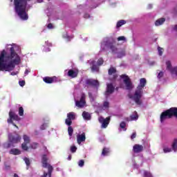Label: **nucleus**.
Listing matches in <instances>:
<instances>
[{"instance_id": "f257e3e1", "label": "nucleus", "mask_w": 177, "mask_h": 177, "mask_svg": "<svg viewBox=\"0 0 177 177\" xmlns=\"http://www.w3.org/2000/svg\"><path fill=\"white\" fill-rule=\"evenodd\" d=\"M6 48L0 52V71H13L21 64V48L16 44H7Z\"/></svg>"}, {"instance_id": "f03ea898", "label": "nucleus", "mask_w": 177, "mask_h": 177, "mask_svg": "<svg viewBox=\"0 0 177 177\" xmlns=\"http://www.w3.org/2000/svg\"><path fill=\"white\" fill-rule=\"evenodd\" d=\"M32 0H14L15 12L16 15L21 19V20H28V9L30 6H27L28 2H31ZM39 3L44 2V0H37Z\"/></svg>"}, {"instance_id": "7ed1b4c3", "label": "nucleus", "mask_w": 177, "mask_h": 177, "mask_svg": "<svg viewBox=\"0 0 177 177\" xmlns=\"http://www.w3.org/2000/svg\"><path fill=\"white\" fill-rule=\"evenodd\" d=\"M111 50L113 55H115V56L118 59H121V57H124L125 56V50L122 48H118L114 44V41L110 39H104L100 45V50L101 52L103 50Z\"/></svg>"}, {"instance_id": "20e7f679", "label": "nucleus", "mask_w": 177, "mask_h": 177, "mask_svg": "<svg viewBox=\"0 0 177 177\" xmlns=\"http://www.w3.org/2000/svg\"><path fill=\"white\" fill-rule=\"evenodd\" d=\"M146 79L141 78L140 80V84L133 94H129V97L131 100H133L138 106L142 105V97L143 96V88L146 86Z\"/></svg>"}, {"instance_id": "39448f33", "label": "nucleus", "mask_w": 177, "mask_h": 177, "mask_svg": "<svg viewBox=\"0 0 177 177\" xmlns=\"http://www.w3.org/2000/svg\"><path fill=\"white\" fill-rule=\"evenodd\" d=\"M176 117L177 118V108L172 107L169 109L165 111L160 115V122L162 123L165 120H168V118H172V117Z\"/></svg>"}, {"instance_id": "423d86ee", "label": "nucleus", "mask_w": 177, "mask_h": 177, "mask_svg": "<svg viewBox=\"0 0 177 177\" xmlns=\"http://www.w3.org/2000/svg\"><path fill=\"white\" fill-rule=\"evenodd\" d=\"M41 162L44 168H48V173L44 172V176L42 177H51L53 167L50 165H48V158H46V155H43Z\"/></svg>"}, {"instance_id": "0eeeda50", "label": "nucleus", "mask_w": 177, "mask_h": 177, "mask_svg": "<svg viewBox=\"0 0 177 177\" xmlns=\"http://www.w3.org/2000/svg\"><path fill=\"white\" fill-rule=\"evenodd\" d=\"M85 87L93 89L94 93H96L99 88V82L93 79H87L85 80Z\"/></svg>"}, {"instance_id": "6e6552de", "label": "nucleus", "mask_w": 177, "mask_h": 177, "mask_svg": "<svg viewBox=\"0 0 177 177\" xmlns=\"http://www.w3.org/2000/svg\"><path fill=\"white\" fill-rule=\"evenodd\" d=\"M104 62V60H103V58H100L97 60V64H96V62H95V60L93 59H90L88 62V64L91 66V68L93 73H97L99 71V66H102V64H103Z\"/></svg>"}, {"instance_id": "1a4fd4ad", "label": "nucleus", "mask_w": 177, "mask_h": 177, "mask_svg": "<svg viewBox=\"0 0 177 177\" xmlns=\"http://www.w3.org/2000/svg\"><path fill=\"white\" fill-rule=\"evenodd\" d=\"M13 120L20 121V118L15 112L10 110L9 112V118L8 119V123L12 124L14 127H15L16 128H19L17 126H16V124H15V123H13Z\"/></svg>"}, {"instance_id": "9d476101", "label": "nucleus", "mask_w": 177, "mask_h": 177, "mask_svg": "<svg viewBox=\"0 0 177 177\" xmlns=\"http://www.w3.org/2000/svg\"><path fill=\"white\" fill-rule=\"evenodd\" d=\"M85 97H86V95H85V93H82L80 100H77L75 98V103L76 107H78V109H84L85 107V104H86V101H85Z\"/></svg>"}, {"instance_id": "9b49d317", "label": "nucleus", "mask_w": 177, "mask_h": 177, "mask_svg": "<svg viewBox=\"0 0 177 177\" xmlns=\"http://www.w3.org/2000/svg\"><path fill=\"white\" fill-rule=\"evenodd\" d=\"M77 118V113L75 112H69L67 113V118L65 120L66 125L70 127L73 124V121Z\"/></svg>"}, {"instance_id": "f8f14e48", "label": "nucleus", "mask_w": 177, "mask_h": 177, "mask_svg": "<svg viewBox=\"0 0 177 177\" xmlns=\"http://www.w3.org/2000/svg\"><path fill=\"white\" fill-rule=\"evenodd\" d=\"M120 77L122 78V80H123L127 89L128 91H131L133 86H132V82H131V79H129V77H128V75H122Z\"/></svg>"}, {"instance_id": "ddd939ff", "label": "nucleus", "mask_w": 177, "mask_h": 177, "mask_svg": "<svg viewBox=\"0 0 177 177\" xmlns=\"http://www.w3.org/2000/svg\"><path fill=\"white\" fill-rule=\"evenodd\" d=\"M98 121L100 124H102L101 128L105 129V128H107V127H109V124H110V117L104 119V118L100 116L98 118Z\"/></svg>"}, {"instance_id": "4468645a", "label": "nucleus", "mask_w": 177, "mask_h": 177, "mask_svg": "<svg viewBox=\"0 0 177 177\" xmlns=\"http://www.w3.org/2000/svg\"><path fill=\"white\" fill-rule=\"evenodd\" d=\"M8 139L10 142V144H8L9 147H10L11 143H18V142H20V136L17 134L13 135L12 133H9Z\"/></svg>"}, {"instance_id": "2eb2a0df", "label": "nucleus", "mask_w": 177, "mask_h": 177, "mask_svg": "<svg viewBox=\"0 0 177 177\" xmlns=\"http://www.w3.org/2000/svg\"><path fill=\"white\" fill-rule=\"evenodd\" d=\"M106 91L105 92V97L106 99H109L110 97V95L114 92V86H113V84H106Z\"/></svg>"}, {"instance_id": "dca6fc26", "label": "nucleus", "mask_w": 177, "mask_h": 177, "mask_svg": "<svg viewBox=\"0 0 177 177\" xmlns=\"http://www.w3.org/2000/svg\"><path fill=\"white\" fill-rule=\"evenodd\" d=\"M67 73L68 77H70V78H75L78 75V69L74 68V69H71L69 71L66 70L65 73Z\"/></svg>"}, {"instance_id": "f3484780", "label": "nucleus", "mask_w": 177, "mask_h": 177, "mask_svg": "<svg viewBox=\"0 0 177 177\" xmlns=\"http://www.w3.org/2000/svg\"><path fill=\"white\" fill-rule=\"evenodd\" d=\"M166 66H167V70H169V71H170V73H171V74H172V75L177 76V66L172 68V66L171 65V62H169V61L166 62Z\"/></svg>"}, {"instance_id": "a211bd4d", "label": "nucleus", "mask_w": 177, "mask_h": 177, "mask_svg": "<svg viewBox=\"0 0 177 177\" xmlns=\"http://www.w3.org/2000/svg\"><path fill=\"white\" fill-rule=\"evenodd\" d=\"M76 138H77V144L80 145H81V143H84V142L86 140V136L84 132L82 133L81 134H77Z\"/></svg>"}, {"instance_id": "6ab92c4d", "label": "nucleus", "mask_w": 177, "mask_h": 177, "mask_svg": "<svg viewBox=\"0 0 177 177\" xmlns=\"http://www.w3.org/2000/svg\"><path fill=\"white\" fill-rule=\"evenodd\" d=\"M24 142L21 145V148L23 149V150H28V146H27L28 145V143H30V137H28V136L27 135H24Z\"/></svg>"}, {"instance_id": "aec40b11", "label": "nucleus", "mask_w": 177, "mask_h": 177, "mask_svg": "<svg viewBox=\"0 0 177 177\" xmlns=\"http://www.w3.org/2000/svg\"><path fill=\"white\" fill-rule=\"evenodd\" d=\"M144 148L145 147H143V145H140L139 144H136L133 147V153H142V151H143Z\"/></svg>"}, {"instance_id": "412c9836", "label": "nucleus", "mask_w": 177, "mask_h": 177, "mask_svg": "<svg viewBox=\"0 0 177 177\" xmlns=\"http://www.w3.org/2000/svg\"><path fill=\"white\" fill-rule=\"evenodd\" d=\"M56 80H57V77H45L43 78V81L46 82V84H53V82H56Z\"/></svg>"}, {"instance_id": "4be33fe9", "label": "nucleus", "mask_w": 177, "mask_h": 177, "mask_svg": "<svg viewBox=\"0 0 177 177\" xmlns=\"http://www.w3.org/2000/svg\"><path fill=\"white\" fill-rule=\"evenodd\" d=\"M82 115L84 121H91L92 120V115L89 112L84 111Z\"/></svg>"}, {"instance_id": "5701e85b", "label": "nucleus", "mask_w": 177, "mask_h": 177, "mask_svg": "<svg viewBox=\"0 0 177 177\" xmlns=\"http://www.w3.org/2000/svg\"><path fill=\"white\" fill-rule=\"evenodd\" d=\"M51 46H52V43H49L48 41H46L43 48L44 52H50V48Z\"/></svg>"}, {"instance_id": "b1692460", "label": "nucleus", "mask_w": 177, "mask_h": 177, "mask_svg": "<svg viewBox=\"0 0 177 177\" xmlns=\"http://www.w3.org/2000/svg\"><path fill=\"white\" fill-rule=\"evenodd\" d=\"M62 37H63V39H65L67 42L71 41V39H73V35L70 36L68 35V32H67L64 33Z\"/></svg>"}, {"instance_id": "393cba45", "label": "nucleus", "mask_w": 177, "mask_h": 177, "mask_svg": "<svg viewBox=\"0 0 177 177\" xmlns=\"http://www.w3.org/2000/svg\"><path fill=\"white\" fill-rule=\"evenodd\" d=\"M130 120H127V121H137L138 118H139V115H138V112L135 111L131 116Z\"/></svg>"}, {"instance_id": "a878e982", "label": "nucleus", "mask_w": 177, "mask_h": 177, "mask_svg": "<svg viewBox=\"0 0 177 177\" xmlns=\"http://www.w3.org/2000/svg\"><path fill=\"white\" fill-rule=\"evenodd\" d=\"M165 22V19L164 18H160L156 21L155 26H156V27H158V26H162V24H164Z\"/></svg>"}, {"instance_id": "bb28decb", "label": "nucleus", "mask_w": 177, "mask_h": 177, "mask_svg": "<svg viewBox=\"0 0 177 177\" xmlns=\"http://www.w3.org/2000/svg\"><path fill=\"white\" fill-rule=\"evenodd\" d=\"M171 148L173 151H174V153H176L177 151V138H174L172 144H171Z\"/></svg>"}, {"instance_id": "cd10ccee", "label": "nucleus", "mask_w": 177, "mask_h": 177, "mask_svg": "<svg viewBox=\"0 0 177 177\" xmlns=\"http://www.w3.org/2000/svg\"><path fill=\"white\" fill-rule=\"evenodd\" d=\"M124 24H127V21H125L124 19H121V20L118 21L116 24V28H120V27H122V26H124Z\"/></svg>"}, {"instance_id": "c85d7f7f", "label": "nucleus", "mask_w": 177, "mask_h": 177, "mask_svg": "<svg viewBox=\"0 0 177 177\" xmlns=\"http://www.w3.org/2000/svg\"><path fill=\"white\" fill-rule=\"evenodd\" d=\"M119 131H127V123L125 122H122L120 124V129H119Z\"/></svg>"}, {"instance_id": "c756f323", "label": "nucleus", "mask_w": 177, "mask_h": 177, "mask_svg": "<svg viewBox=\"0 0 177 177\" xmlns=\"http://www.w3.org/2000/svg\"><path fill=\"white\" fill-rule=\"evenodd\" d=\"M118 42H121V44H125L127 42V37L125 36H120L117 38Z\"/></svg>"}, {"instance_id": "7c9ffc66", "label": "nucleus", "mask_w": 177, "mask_h": 177, "mask_svg": "<svg viewBox=\"0 0 177 177\" xmlns=\"http://www.w3.org/2000/svg\"><path fill=\"white\" fill-rule=\"evenodd\" d=\"M10 154H13L14 156H18V154H20V150L17 149H12L10 151Z\"/></svg>"}, {"instance_id": "2f4dec72", "label": "nucleus", "mask_w": 177, "mask_h": 177, "mask_svg": "<svg viewBox=\"0 0 177 177\" xmlns=\"http://www.w3.org/2000/svg\"><path fill=\"white\" fill-rule=\"evenodd\" d=\"M109 75H113V74H115V73H117V69H115V68L111 66L109 69Z\"/></svg>"}, {"instance_id": "473e14b6", "label": "nucleus", "mask_w": 177, "mask_h": 177, "mask_svg": "<svg viewBox=\"0 0 177 177\" xmlns=\"http://www.w3.org/2000/svg\"><path fill=\"white\" fill-rule=\"evenodd\" d=\"M73 132H74V129H73V127H71V125L68 126V136L70 137V139H71Z\"/></svg>"}, {"instance_id": "72a5a7b5", "label": "nucleus", "mask_w": 177, "mask_h": 177, "mask_svg": "<svg viewBox=\"0 0 177 177\" xmlns=\"http://www.w3.org/2000/svg\"><path fill=\"white\" fill-rule=\"evenodd\" d=\"M109 153H110V149L104 148L102 152V156H109Z\"/></svg>"}, {"instance_id": "f704fd0d", "label": "nucleus", "mask_w": 177, "mask_h": 177, "mask_svg": "<svg viewBox=\"0 0 177 177\" xmlns=\"http://www.w3.org/2000/svg\"><path fill=\"white\" fill-rule=\"evenodd\" d=\"M143 176L144 177H154V176H153L151 172L147 171H144Z\"/></svg>"}, {"instance_id": "c9c22d12", "label": "nucleus", "mask_w": 177, "mask_h": 177, "mask_svg": "<svg viewBox=\"0 0 177 177\" xmlns=\"http://www.w3.org/2000/svg\"><path fill=\"white\" fill-rule=\"evenodd\" d=\"M164 153H171V151H174V150L171 148L169 147H164L163 148Z\"/></svg>"}, {"instance_id": "e433bc0d", "label": "nucleus", "mask_w": 177, "mask_h": 177, "mask_svg": "<svg viewBox=\"0 0 177 177\" xmlns=\"http://www.w3.org/2000/svg\"><path fill=\"white\" fill-rule=\"evenodd\" d=\"M109 106H110V103H109V102H107V101L104 102V103H103V109L104 110L109 109Z\"/></svg>"}, {"instance_id": "4c0bfd02", "label": "nucleus", "mask_w": 177, "mask_h": 177, "mask_svg": "<svg viewBox=\"0 0 177 177\" xmlns=\"http://www.w3.org/2000/svg\"><path fill=\"white\" fill-rule=\"evenodd\" d=\"M88 96H89L91 102H93V100H95V95H93L92 92H91V90H89Z\"/></svg>"}, {"instance_id": "58836bf2", "label": "nucleus", "mask_w": 177, "mask_h": 177, "mask_svg": "<svg viewBox=\"0 0 177 177\" xmlns=\"http://www.w3.org/2000/svg\"><path fill=\"white\" fill-rule=\"evenodd\" d=\"M19 114L21 117H23L24 114V109H23V106L19 108Z\"/></svg>"}, {"instance_id": "ea45409f", "label": "nucleus", "mask_w": 177, "mask_h": 177, "mask_svg": "<svg viewBox=\"0 0 177 177\" xmlns=\"http://www.w3.org/2000/svg\"><path fill=\"white\" fill-rule=\"evenodd\" d=\"M84 164H85V161L84 160H80L78 162V166L80 167V168H82V167H84Z\"/></svg>"}, {"instance_id": "a19ab883", "label": "nucleus", "mask_w": 177, "mask_h": 177, "mask_svg": "<svg viewBox=\"0 0 177 177\" xmlns=\"http://www.w3.org/2000/svg\"><path fill=\"white\" fill-rule=\"evenodd\" d=\"M24 161H25V163L27 167H30V159H28V158H24Z\"/></svg>"}, {"instance_id": "79ce46f5", "label": "nucleus", "mask_w": 177, "mask_h": 177, "mask_svg": "<svg viewBox=\"0 0 177 177\" xmlns=\"http://www.w3.org/2000/svg\"><path fill=\"white\" fill-rule=\"evenodd\" d=\"M47 28H48V30H53L54 28H55V26L53 24L50 23L47 25Z\"/></svg>"}, {"instance_id": "37998d69", "label": "nucleus", "mask_w": 177, "mask_h": 177, "mask_svg": "<svg viewBox=\"0 0 177 177\" xmlns=\"http://www.w3.org/2000/svg\"><path fill=\"white\" fill-rule=\"evenodd\" d=\"M31 149H37V147H38V143L36 142H32V144H30V147Z\"/></svg>"}, {"instance_id": "c03bdc74", "label": "nucleus", "mask_w": 177, "mask_h": 177, "mask_svg": "<svg viewBox=\"0 0 177 177\" xmlns=\"http://www.w3.org/2000/svg\"><path fill=\"white\" fill-rule=\"evenodd\" d=\"M71 151L72 153H75V151H77V147H75V145H72L71 147Z\"/></svg>"}, {"instance_id": "a18cd8bd", "label": "nucleus", "mask_w": 177, "mask_h": 177, "mask_svg": "<svg viewBox=\"0 0 177 177\" xmlns=\"http://www.w3.org/2000/svg\"><path fill=\"white\" fill-rule=\"evenodd\" d=\"M157 77L159 80H161V78L164 77V72L162 71L159 72Z\"/></svg>"}, {"instance_id": "49530a36", "label": "nucleus", "mask_w": 177, "mask_h": 177, "mask_svg": "<svg viewBox=\"0 0 177 177\" xmlns=\"http://www.w3.org/2000/svg\"><path fill=\"white\" fill-rule=\"evenodd\" d=\"M48 127V124L44 123L43 124L41 127H40V129H41V131H44L45 129H46V128Z\"/></svg>"}, {"instance_id": "de8ad7c7", "label": "nucleus", "mask_w": 177, "mask_h": 177, "mask_svg": "<svg viewBox=\"0 0 177 177\" xmlns=\"http://www.w3.org/2000/svg\"><path fill=\"white\" fill-rule=\"evenodd\" d=\"M30 73H31V69L26 68L24 72V77H26V75H28V74H30Z\"/></svg>"}, {"instance_id": "09e8293b", "label": "nucleus", "mask_w": 177, "mask_h": 177, "mask_svg": "<svg viewBox=\"0 0 177 177\" xmlns=\"http://www.w3.org/2000/svg\"><path fill=\"white\" fill-rule=\"evenodd\" d=\"M19 86H24V85H26V81L19 80Z\"/></svg>"}, {"instance_id": "8fccbe9b", "label": "nucleus", "mask_w": 177, "mask_h": 177, "mask_svg": "<svg viewBox=\"0 0 177 177\" xmlns=\"http://www.w3.org/2000/svg\"><path fill=\"white\" fill-rule=\"evenodd\" d=\"M158 52L159 56H162V48L158 47Z\"/></svg>"}, {"instance_id": "3c124183", "label": "nucleus", "mask_w": 177, "mask_h": 177, "mask_svg": "<svg viewBox=\"0 0 177 177\" xmlns=\"http://www.w3.org/2000/svg\"><path fill=\"white\" fill-rule=\"evenodd\" d=\"M109 3L111 5V6H115V1L113 0H109Z\"/></svg>"}, {"instance_id": "603ef678", "label": "nucleus", "mask_w": 177, "mask_h": 177, "mask_svg": "<svg viewBox=\"0 0 177 177\" xmlns=\"http://www.w3.org/2000/svg\"><path fill=\"white\" fill-rule=\"evenodd\" d=\"M172 32H177V25H174L171 29Z\"/></svg>"}, {"instance_id": "864d4df0", "label": "nucleus", "mask_w": 177, "mask_h": 177, "mask_svg": "<svg viewBox=\"0 0 177 177\" xmlns=\"http://www.w3.org/2000/svg\"><path fill=\"white\" fill-rule=\"evenodd\" d=\"M132 162L134 168H138V165H136V162H135V158H132Z\"/></svg>"}, {"instance_id": "5fc2aeb1", "label": "nucleus", "mask_w": 177, "mask_h": 177, "mask_svg": "<svg viewBox=\"0 0 177 177\" xmlns=\"http://www.w3.org/2000/svg\"><path fill=\"white\" fill-rule=\"evenodd\" d=\"M19 74V71H12L10 73V75H17Z\"/></svg>"}, {"instance_id": "6e6d98bb", "label": "nucleus", "mask_w": 177, "mask_h": 177, "mask_svg": "<svg viewBox=\"0 0 177 177\" xmlns=\"http://www.w3.org/2000/svg\"><path fill=\"white\" fill-rule=\"evenodd\" d=\"M84 19H89V17H91V15L89 14L86 13L84 14Z\"/></svg>"}, {"instance_id": "4d7b16f0", "label": "nucleus", "mask_w": 177, "mask_h": 177, "mask_svg": "<svg viewBox=\"0 0 177 177\" xmlns=\"http://www.w3.org/2000/svg\"><path fill=\"white\" fill-rule=\"evenodd\" d=\"M135 138H136V133H133L131 136V139H135Z\"/></svg>"}, {"instance_id": "13d9d810", "label": "nucleus", "mask_w": 177, "mask_h": 177, "mask_svg": "<svg viewBox=\"0 0 177 177\" xmlns=\"http://www.w3.org/2000/svg\"><path fill=\"white\" fill-rule=\"evenodd\" d=\"M5 169L6 170V171H9V169H10V165H5Z\"/></svg>"}, {"instance_id": "bf43d9fd", "label": "nucleus", "mask_w": 177, "mask_h": 177, "mask_svg": "<svg viewBox=\"0 0 177 177\" xmlns=\"http://www.w3.org/2000/svg\"><path fill=\"white\" fill-rule=\"evenodd\" d=\"M67 160H68V161H71V155H69V156H68Z\"/></svg>"}, {"instance_id": "052dcab7", "label": "nucleus", "mask_w": 177, "mask_h": 177, "mask_svg": "<svg viewBox=\"0 0 177 177\" xmlns=\"http://www.w3.org/2000/svg\"><path fill=\"white\" fill-rule=\"evenodd\" d=\"M151 8H153V5L152 4H149L148 5V9H151Z\"/></svg>"}, {"instance_id": "680f3d73", "label": "nucleus", "mask_w": 177, "mask_h": 177, "mask_svg": "<svg viewBox=\"0 0 177 177\" xmlns=\"http://www.w3.org/2000/svg\"><path fill=\"white\" fill-rule=\"evenodd\" d=\"M97 0H91V3H96Z\"/></svg>"}, {"instance_id": "e2e57ef3", "label": "nucleus", "mask_w": 177, "mask_h": 177, "mask_svg": "<svg viewBox=\"0 0 177 177\" xmlns=\"http://www.w3.org/2000/svg\"><path fill=\"white\" fill-rule=\"evenodd\" d=\"M78 9H84V6H79Z\"/></svg>"}, {"instance_id": "0e129e2a", "label": "nucleus", "mask_w": 177, "mask_h": 177, "mask_svg": "<svg viewBox=\"0 0 177 177\" xmlns=\"http://www.w3.org/2000/svg\"><path fill=\"white\" fill-rule=\"evenodd\" d=\"M145 147H147L149 149V147H150V145H149V143H147V145L145 146Z\"/></svg>"}, {"instance_id": "69168bd1", "label": "nucleus", "mask_w": 177, "mask_h": 177, "mask_svg": "<svg viewBox=\"0 0 177 177\" xmlns=\"http://www.w3.org/2000/svg\"><path fill=\"white\" fill-rule=\"evenodd\" d=\"M98 5H99V3L95 4V5L93 6V7H92V8H97V6H98Z\"/></svg>"}, {"instance_id": "338daca9", "label": "nucleus", "mask_w": 177, "mask_h": 177, "mask_svg": "<svg viewBox=\"0 0 177 177\" xmlns=\"http://www.w3.org/2000/svg\"><path fill=\"white\" fill-rule=\"evenodd\" d=\"M23 57H27V56L26 55H24Z\"/></svg>"}, {"instance_id": "774afa93", "label": "nucleus", "mask_w": 177, "mask_h": 177, "mask_svg": "<svg viewBox=\"0 0 177 177\" xmlns=\"http://www.w3.org/2000/svg\"><path fill=\"white\" fill-rule=\"evenodd\" d=\"M57 171H59V168H57Z\"/></svg>"}]
</instances>
